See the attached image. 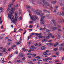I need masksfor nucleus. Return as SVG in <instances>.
Listing matches in <instances>:
<instances>
[{"mask_svg":"<svg viewBox=\"0 0 64 64\" xmlns=\"http://www.w3.org/2000/svg\"><path fill=\"white\" fill-rule=\"evenodd\" d=\"M35 18L36 19H38V17L37 16H36L35 15H34L32 16L31 18V19L32 20H33V21H36V19L35 18Z\"/></svg>","mask_w":64,"mask_h":64,"instance_id":"obj_1","label":"nucleus"},{"mask_svg":"<svg viewBox=\"0 0 64 64\" xmlns=\"http://www.w3.org/2000/svg\"><path fill=\"white\" fill-rule=\"evenodd\" d=\"M12 14H11V13L10 12L8 14V16H8V18L10 20L11 19L12 20H13V19H14V18H13L14 16L12 15Z\"/></svg>","mask_w":64,"mask_h":64,"instance_id":"obj_2","label":"nucleus"},{"mask_svg":"<svg viewBox=\"0 0 64 64\" xmlns=\"http://www.w3.org/2000/svg\"><path fill=\"white\" fill-rule=\"evenodd\" d=\"M43 3H44L45 4L43 5V7L45 8H47V4L48 3V2H46L45 0H43L42 1Z\"/></svg>","mask_w":64,"mask_h":64,"instance_id":"obj_3","label":"nucleus"},{"mask_svg":"<svg viewBox=\"0 0 64 64\" xmlns=\"http://www.w3.org/2000/svg\"><path fill=\"white\" fill-rule=\"evenodd\" d=\"M15 11V8H12L11 9V14H12L14 13V11Z\"/></svg>","mask_w":64,"mask_h":64,"instance_id":"obj_4","label":"nucleus"},{"mask_svg":"<svg viewBox=\"0 0 64 64\" xmlns=\"http://www.w3.org/2000/svg\"><path fill=\"white\" fill-rule=\"evenodd\" d=\"M50 28L51 29H52V31H54V30H57V29H58V28L56 27H51Z\"/></svg>","mask_w":64,"mask_h":64,"instance_id":"obj_5","label":"nucleus"},{"mask_svg":"<svg viewBox=\"0 0 64 64\" xmlns=\"http://www.w3.org/2000/svg\"><path fill=\"white\" fill-rule=\"evenodd\" d=\"M46 16H43V18H41V20H40V21H44V20H43V18H45L46 17Z\"/></svg>","mask_w":64,"mask_h":64,"instance_id":"obj_6","label":"nucleus"},{"mask_svg":"<svg viewBox=\"0 0 64 64\" xmlns=\"http://www.w3.org/2000/svg\"><path fill=\"white\" fill-rule=\"evenodd\" d=\"M12 22L13 23H16V22L15 21V19H14V18L13 20H12Z\"/></svg>","mask_w":64,"mask_h":64,"instance_id":"obj_7","label":"nucleus"},{"mask_svg":"<svg viewBox=\"0 0 64 64\" xmlns=\"http://www.w3.org/2000/svg\"><path fill=\"white\" fill-rule=\"evenodd\" d=\"M58 44L57 42H56L55 44H54V46L55 47L56 46H58Z\"/></svg>","mask_w":64,"mask_h":64,"instance_id":"obj_8","label":"nucleus"},{"mask_svg":"<svg viewBox=\"0 0 64 64\" xmlns=\"http://www.w3.org/2000/svg\"><path fill=\"white\" fill-rule=\"evenodd\" d=\"M13 5V2H12V4H10L8 6L9 8H10L11 7V6Z\"/></svg>","mask_w":64,"mask_h":64,"instance_id":"obj_9","label":"nucleus"},{"mask_svg":"<svg viewBox=\"0 0 64 64\" xmlns=\"http://www.w3.org/2000/svg\"><path fill=\"white\" fill-rule=\"evenodd\" d=\"M45 48H46L45 46H42L41 48L42 50H45Z\"/></svg>","mask_w":64,"mask_h":64,"instance_id":"obj_10","label":"nucleus"},{"mask_svg":"<svg viewBox=\"0 0 64 64\" xmlns=\"http://www.w3.org/2000/svg\"><path fill=\"white\" fill-rule=\"evenodd\" d=\"M31 55L32 57H35L36 56V54H31Z\"/></svg>","mask_w":64,"mask_h":64,"instance_id":"obj_11","label":"nucleus"},{"mask_svg":"<svg viewBox=\"0 0 64 64\" xmlns=\"http://www.w3.org/2000/svg\"><path fill=\"white\" fill-rule=\"evenodd\" d=\"M2 50L3 51H2V52H6V48H4Z\"/></svg>","mask_w":64,"mask_h":64,"instance_id":"obj_12","label":"nucleus"},{"mask_svg":"<svg viewBox=\"0 0 64 64\" xmlns=\"http://www.w3.org/2000/svg\"><path fill=\"white\" fill-rule=\"evenodd\" d=\"M11 57H12V56H11V55L10 54L9 55V56L8 58V59H10V58H11Z\"/></svg>","mask_w":64,"mask_h":64,"instance_id":"obj_13","label":"nucleus"},{"mask_svg":"<svg viewBox=\"0 0 64 64\" xmlns=\"http://www.w3.org/2000/svg\"><path fill=\"white\" fill-rule=\"evenodd\" d=\"M21 42H17L16 43V45H19V44H21Z\"/></svg>","mask_w":64,"mask_h":64,"instance_id":"obj_14","label":"nucleus"},{"mask_svg":"<svg viewBox=\"0 0 64 64\" xmlns=\"http://www.w3.org/2000/svg\"><path fill=\"white\" fill-rule=\"evenodd\" d=\"M56 2V1L51 2V3L52 4H55Z\"/></svg>","mask_w":64,"mask_h":64,"instance_id":"obj_15","label":"nucleus"},{"mask_svg":"<svg viewBox=\"0 0 64 64\" xmlns=\"http://www.w3.org/2000/svg\"><path fill=\"white\" fill-rule=\"evenodd\" d=\"M30 50L31 51V52L33 51L34 50V48H30Z\"/></svg>","mask_w":64,"mask_h":64,"instance_id":"obj_16","label":"nucleus"},{"mask_svg":"<svg viewBox=\"0 0 64 64\" xmlns=\"http://www.w3.org/2000/svg\"><path fill=\"white\" fill-rule=\"evenodd\" d=\"M47 39H46V38L44 39V40H42V42H44L45 41H47Z\"/></svg>","mask_w":64,"mask_h":64,"instance_id":"obj_17","label":"nucleus"},{"mask_svg":"<svg viewBox=\"0 0 64 64\" xmlns=\"http://www.w3.org/2000/svg\"><path fill=\"white\" fill-rule=\"evenodd\" d=\"M17 62L18 63H22V62L20 60H18L17 61Z\"/></svg>","mask_w":64,"mask_h":64,"instance_id":"obj_18","label":"nucleus"},{"mask_svg":"<svg viewBox=\"0 0 64 64\" xmlns=\"http://www.w3.org/2000/svg\"><path fill=\"white\" fill-rule=\"evenodd\" d=\"M31 53L29 52L27 54V55H31Z\"/></svg>","mask_w":64,"mask_h":64,"instance_id":"obj_19","label":"nucleus"},{"mask_svg":"<svg viewBox=\"0 0 64 64\" xmlns=\"http://www.w3.org/2000/svg\"><path fill=\"white\" fill-rule=\"evenodd\" d=\"M46 38H47V39H49L50 38V36L48 35V36H47L46 37Z\"/></svg>","mask_w":64,"mask_h":64,"instance_id":"obj_20","label":"nucleus"},{"mask_svg":"<svg viewBox=\"0 0 64 64\" xmlns=\"http://www.w3.org/2000/svg\"><path fill=\"white\" fill-rule=\"evenodd\" d=\"M38 37L40 38H42L43 37V36H39Z\"/></svg>","mask_w":64,"mask_h":64,"instance_id":"obj_21","label":"nucleus"},{"mask_svg":"<svg viewBox=\"0 0 64 64\" xmlns=\"http://www.w3.org/2000/svg\"><path fill=\"white\" fill-rule=\"evenodd\" d=\"M39 30H40V31H41V30H43V28H39Z\"/></svg>","mask_w":64,"mask_h":64,"instance_id":"obj_22","label":"nucleus"},{"mask_svg":"<svg viewBox=\"0 0 64 64\" xmlns=\"http://www.w3.org/2000/svg\"><path fill=\"white\" fill-rule=\"evenodd\" d=\"M46 52L47 53H48V52H50L49 50H46Z\"/></svg>","mask_w":64,"mask_h":64,"instance_id":"obj_23","label":"nucleus"},{"mask_svg":"<svg viewBox=\"0 0 64 64\" xmlns=\"http://www.w3.org/2000/svg\"><path fill=\"white\" fill-rule=\"evenodd\" d=\"M29 28H32V27H33V26H32L30 25L29 26Z\"/></svg>","mask_w":64,"mask_h":64,"instance_id":"obj_24","label":"nucleus"},{"mask_svg":"<svg viewBox=\"0 0 64 64\" xmlns=\"http://www.w3.org/2000/svg\"><path fill=\"white\" fill-rule=\"evenodd\" d=\"M40 15V16H42L43 15H44V14L43 13H42Z\"/></svg>","mask_w":64,"mask_h":64,"instance_id":"obj_25","label":"nucleus"},{"mask_svg":"<svg viewBox=\"0 0 64 64\" xmlns=\"http://www.w3.org/2000/svg\"><path fill=\"white\" fill-rule=\"evenodd\" d=\"M60 6H63V5H64V4H62V3L60 4Z\"/></svg>","mask_w":64,"mask_h":64,"instance_id":"obj_26","label":"nucleus"},{"mask_svg":"<svg viewBox=\"0 0 64 64\" xmlns=\"http://www.w3.org/2000/svg\"><path fill=\"white\" fill-rule=\"evenodd\" d=\"M54 51H57L58 49L57 48H55L54 49Z\"/></svg>","mask_w":64,"mask_h":64,"instance_id":"obj_27","label":"nucleus"},{"mask_svg":"<svg viewBox=\"0 0 64 64\" xmlns=\"http://www.w3.org/2000/svg\"><path fill=\"white\" fill-rule=\"evenodd\" d=\"M40 24H44V22L42 21V22H40Z\"/></svg>","mask_w":64,"mask_h":64,"instance_id":"obj_28","label":"nucleus"},{"mask_svg":"<svg viewBox=\"0 0 64 64\" xmlns=\"http://www.w3.org/2000/svg\"><path fill=\"white\" fill-rule=\"evenodd\" d=\"M57 10V9H56V10H54V13H56V10Z\"/></svg>","mask_w":64,"mask_h":64,"instance_id":"obj_29","label":"nucleus"},{"mask_svg":"<svg viewBox=\"0 0 64 64\" xmlns=\"http://www.w3.org/2000/svg\"><path fill=\"white\" fill-rule=\"evenodd\" d=\"M59 48V50L60 51H61V50H62V47L61 48L60 47Z\"/></svg>","mask_w":64,"mask_h":64,"instance_id":"obj_30","label":"nucleus"},{"mask_svg":"<svg viewBox=\"0 0 64 64\" xmlns=\"http://www.w3.org/2000/svg\"><path fill=\"white\" fill-rule=\"evenodd\" d=\"M7 44L8 45H9L11 44V43L10 42H8L7 43Z\"/></svg>","mask_w":64,"mask_h":64,"instance_id":"obj_31","label":"nucleus"},{"mask_svg":"<svg viewBox=\"0 0 64 64\" xmlns=\"http://www.w3.org/2000/svg\"><path fill=\"white\" fill-rule=\"evenodd\" d=\"M36 14H37V15H40V13H39L38 12H36Z\"/></svg>","mask_w":64,"mask_h":64,"instance_id":"obj_32","label":"nucleus"},{"mask_svg":"<svg viewBox=\"0 0 64 64\" xmlns=\"http://www.w3.org/2000/svg\"><path fill=\"white\" fill-rule=\"evenodd\" d=\"M16 16H15V18H18V14H17V15H16Z\"/></svg>","mask_w":64,"mask_h":64,"instance_id":"obj_33","label":"nucleus"},{"mask_svg":"<svg viewBox=\"0 0 64 64\" xmlns=\"http://www.w3.org/2000/svg\"><path fill=\"white\" fill-rule=\"evenodd\" d=\"M18 5H19V4H16V7H18Z\"/></svg>","mask_w":64,"mask_h":64,"instance_id":"obj_34","label":"nucleus"},{"mask_svg":"<svg viewBox=\"0 0 64 64\" xmlns=\"http://www.w3.org/2000/svg\"><path fill=\"white\" fill-rule=\"evenodd\" d=\"M56 54L57 55H59V53L58 52H56Z\"/></svg>","mask_w":64,"mask_h":64,"instance_id":"obj_35","label":"nucleus"},{"mask_svg":"<svg viewBox=\"0 0 64 64\" xmlns=\"http://www.w3.org/2000/svg\"><path fill=\"white\" fill-rule=\"evenodd\" d=\"M62 23H64V19H62Z\"/></svg>","mask_w":64,"mask_h":64,"instance_id":"obj_36","label":"nucleus"},{"mask_svg":"<svg viewBox=\"0 0 64 64\" xmlns=\"http://www.w3.org/2000/svg\"><path fill=\"white\" fill-rule=\"evenodd\" d=\"M46 32H50V30H46Z\"/></svg>","mask_w":64,"mask_h":64,"instance_id":"obj_37","label":"nucleus"},{"mask_svg":"<svg viewBox=\"0 0 64 64\" xmlns=\"http://www.w3.org/2000/svg\"><path fill=\"white\" fill-rule=\"evenodd\" d=\"M15 15H18V14H17V12H15Z\"/></svg>","mask_w":64,"mask_h":64,"instance_id":"obj_38","label":"nucleus"},{"mask_svg":"<svg viewBox=\"0 0 64 64\" xmlns=\"http://www.w3.org/2000/svg\"><path fill=\"white\" fill-rule=\"evenodd\" d=\"M37 59H33L32 60L33 61H36L37 60Z\"/></svg>","mask_w":64,"mask_h":64,"instance_id":"obj_39","label":"nucleus"},{"mask_svg":"<svg viewBox=\"0 0 64 64\" xmlns=\"http://www.w3.org/2000/svg\"><path fill=\"white\" fill-rule=\"evenodd\" d=\"M26 7H27V8H28L29 9L30 8H31V7L29 6H26Z\"/></svg>","mask_w":64,"mask_h":64,"instance_id":"obj_40","label":"nucleus"},{"mask_svg":"<svg viewBox=\"0 0 64 64\" xmlns=\"http://www.w3.org/2000/svg\"><path fill=\"white\" fill-rule=\"evenodd\" d=\"M64 11H63L62 12V16H64Z\"/></svg>","mask_w":64,"mask_h":64,"instance_id":"obj_41","label":"nucleus"},{"mask_svg":"<svg viewBox=\"0 0 64 64\" xmlns=\"http://www.w3.org/2000/svg\"><path fill=\"white\" fill-rule=\"evenodd\" d=\"M34 45L35 46H38V44L36 43Z\"/></svg>","mask_w":64,"mask_h":64,"instance_id":"obj_42","label":"nucleus"},{"mask_svg":"<svg viewBox=\"0 0 64 64\" xmlns=\"http://www.w3.org/2000/svg\"><path fill=\"white\" fill-rule=\"evenodd\" d=\"M58 39H59V38H60V36L58 34Z\"/></svg>","mask_w":64,"mask_h":64,"instance_id":"obj_43","label":"nucleus"},{"mask_svg":"<svg viewBox=\"0 0 64 64\" xmlns=\"http://www.w3.org/2000/svg\"><path fill=\"white\" fill-rule=\"evenodd\" d=\"M29 22H30V23H32L33 22V21H30Z\"/></svg>","mask_w":64,"mask_h":64,"instance_id":"obj_44","label":"nucleus"},{"mask_svg":"<svg viewBox=\"0 0 64 64\" xmlns=\"http://www.w3.org/2000/svg\"><path fill=\"white\" fill-rule=\"evenodd\" d=\"M49 58L48 59L49 60H52V58Z\"/></svg>","mask_w":64,"mask_h":64,"instance_id":"obj_45","label":"nucleus"},{"mask_svg":"<svg viewBox=\"0 0 64 64\" xmlns=\"http://www.w3.org/2000/svg\"><path fill=\"white\" fill-rule=\"evenodd\" d=\"M4 9V8H3L2 9H1V10L0 11V12H2V11H3V10Z\"/></svg>","mask_w":64,"mask_h":64,"instance_id":"obj_46","label":"nucleus"},{"mask_svg":"<svg viewBox=\"0 0 64 64\" xmlns=\"http://www.w3.org/2000/svg\"><path fill=\"white\" fill-rule=\"evenodd\" d=\"M0 28H1V29H3V25H2L1 26Z\"/></svg>","mask_w":64,"mask_h":64,"instance_id":"obj_47","label":"nucleus"},{"mask_svg":"<svg viewBox=\"0 0 64 64\" xmlns=\"http://www.w3.org/2000/svg\"><path fill=\"white\" fill-rule=\"evenodd\" d=\"M56 14L57 15H59V12H56Z\"/></svg>","mask_w":64,"mask_h":64,"instance_id":"obj_48","label":"nucleus"},{"mask_svg":"<svg viewBox=\"0 0 64 64\" xmlns=\"http://www.w3.org/2000/svg\"><path fill=\"white\" fill-rule=\"evenodd\" d=\"M22 54H22V53H20L19 54V55H20V56H22Z\"/></svg>","mask_w":64,"mask_h":64,"instance_id":"obj_49","label":"nucleus"},{"mask_svg":"<svg viewBox=\"0 0 64 64\" xmlns=\"http://www.w3.org/2000/svg\"><path fill=\"white\" fill-rule=\"evenodd\" d=\"M58 7H59V6H56L55 7V8H58Z\"/></svg>","mask_w":64,"mask_h":64,"instance_id":"obj_50","label":"nucleus"},{"mask_svg":"<svg viewBox=\"0 0 64 64\" xmlns=\"http://www.w3.org/2000/svg\"><path fill=\"white\" fill-rule=\"evenodd\" d=\"M48 34L49 35H50V36H51V35H52L51 34V33H50V32H49Z\"/></svg>","mask_w":64,"mask_h":64,"instance_id":"obj_51","label":"nucleus"},{"mask_svg":"<svg viewBox=\"0 0 64 64\" xmlns=\"http://www.w3.org/2000/svg\"><path fill=\"white\" fill-rule=\"evenodd\" d=\"M8 41L9 42H11V41H12V40H11L10 39H9L8 40Z\"/></svg>","mask_w":64,"mask_h":64,"instance_id":"obj_52","label":"nucleus"},{"mask_svg":"<svg viewBox=\"0 0 64 64\" xmlns=\"http://www.w3.org/2000/svg\"><path fill=\"white\" fill-rule=\"evenodd\" d=\"M40 58V56H36V58Z\"/></svg>","mask_w":64,"mask_h":64,"instance_id":"obj_53","label":"nucleus"},{"mask_svg":"<svg viewBox=\"0 0 64 64\" xmlns=\"http://www.w3.org/2000/svg\"><path fill=\"white\" fill-rule=\"evenodd\" d=\"M49 58H46V60H49Z\"/></svg>","mask_w":64,"mask_h":64,"instance_id":"obj_54","label":"nucleus"},{"mask_svg":"<svg viewBox=\"0 0 64 64\" xmlns=\"http://www.w3.org/2000/svg\"><path fill=\"white\" fill-rule=\"evenodd\" d=\"M26 33V30H24V33H23V34H24Z\"/></svg>","mask_w":64,"mask_h":64,"instance_id":"obj_55","label":"nucleus"},{"mask_svg":"<svg viewBox=\"0 0 64 64\" xmlns=\"http://www.w3.org/2000/svg\"><path fill=\"white\" fill-rule=\"evenodd\" d=\"M18 52L16 51L15 52V54H18Z\"/></svg>","mask_w":64,"mask_h":64,"instance_id":"obj_56","label":"nucleus"},{"mask_svg":"<svg viewBox=\"0 0 64 64\" xmlns=\"http://www.w3.org/2000/svg\"><path fill=\"white\" fill-rule=\"evenodd\" d=\"M51 38H54V36H51Z\"/></svg>","mask_w":64,"mask_h":64,"instance_id":"obj_57","label":"nucleus"},{"mask_svg":"<svg viewBox=\"0 0 64 64\" xmlns=\"http://www.w3.org/2000/svg\"><path fill=\"white\" fill-rule=\"evenodd\" d=\"M62 21H61L60 20L59 21V23H62Z\"/></svg>","mask_w":64,"mask_h":64,"instance_id":"obj_58","label":"nucleus"},{"mask_svg":"<svg viewBox=\"0 0 64 64\" xmlns=\"http://www.w3.org/2000/svg\"><path fill=\"white\" fill-rule=\"evenodd\" d=\"M52 56L53 57H55V58H56V56L55 55H53Z\"/></svg>","mask_w":64,"mask_h":64,"instance_id":"obj_59","label":"nucleus"},{"mask_svg":"<svg viewBox=\"0 0 64 64\" xmlns=\"http://www.w3.org/2000/svg\"><path fill=\"white\" fill-rule=\"evenodd\" d=\"M46 52H44L43 53V54L44 55H46Z\"/></svg>","mask_w":64,"mask_h":64,"instance_id":"obj_60","label":"nucleus"},{"mask_svg":"<svg viewBox=\"0 0 64 64\" xmlns=\"http://www.w3.org/2000/svg\"><path fill=\"white\" fill-rule=\"evenodd\" d=\"M25 49V47L23 48H22V50H24Z\"/></svg>","mask_w":64,"mask_h":64,"instance_id":"obj_61","label":"nucleus"},{"mask_svg":"<svg viewBox=\"0 0 64 64\" xmlns=\"http://www.w3.org/2000/svg\"><path fill=\"white\" fill-rule=\"evenodd\" d=\"M53 45V44H52V43H50L49 44L51 46V45Z\"/></svg>","mask_w":64,"mask_h":64,"instance_id":"obj_62","label":"nucleus"},{"mask_svg":"<svg viewBox=\"0 0 64 64\" xmlns=\"http://www.w3.org/2000/svg\"><path fill=\"white\" fill-rule=\"evenodd\" d=\"M43 11L44 12H46V11H47V10H43Z\"/></svg>","mask_w":64,"mask_h":64,"instance_id":"obj_63","label":"nucleus"},{"mask_svg":"<svg viewBox=\"0 0 64 64\" xmlns=\"http://www.w3.org/2000/svg\"><path fill=\"white\" fill-rule=\"evenodd\" d=\"M28 63H33V62H29Z\"/></svg>","mask_w":64,"mask_h":64,"instance_id":"obj_64","label":"nucleus"}]
</instances>
